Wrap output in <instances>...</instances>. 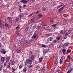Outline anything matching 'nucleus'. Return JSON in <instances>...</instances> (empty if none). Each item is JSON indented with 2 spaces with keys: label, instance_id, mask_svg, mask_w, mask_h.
<instances>
[{
  "label": "nucleus",
  "instance_id": "40",
  "mask_svg": "<svg viewBox=\"0 0 73 73\" xmlns=\"http://www.w3.org/2000/svg\"><path fill=\"white\" fill-rule=\"evenodd\" d=\"M16 21H19V18H17L16 19Z\"/></svg>",
  "mask_w": 73,
  "mask_h": 73
},
{
  "label": "nucleus",
  "instance_id": "58",
  "mask_svg": "<svg viewBox=\"0 0 73 73\" xmlns=\"http://www.w3.org/2000/svg\"><path fill=\"white\" fill-rule=\"evenodd\" d=\"M24 0H22L21 1V3H23H23H24Z\"/></svg>",
  "mask_w": 73,
  "mask_h": 73
},
{
  "label": "nucleus",
  "instance_id": "22",
  "mask_svg": "<svg viewBox=\"0 0 73 73\" xmlns=\"http://www.w3.org/2000/svg\"><path fill=\"white\" fill-rule=\"evenodd\" d=\"M62 6H63L64 7H65V5H62L61 6H58L57 7V8H60V7H62Z\"/></svg>",
  "mask_w": 73,
  "mask_h": 73
},
{
  "label": "nucleus",
  "instance_id": "62",
  "mask_svg": "<svg viewBox=\"0 0 73 73\" xmlns=\"http://www.w3.org/2000/svg\"><path fill=\"white\" fill-rule=\"evenodd\" d=\"M39 62H42V60H39Z\"/></svg>",
  "mask_w": 73,
  "mask_h": 73
},
{
  "label": "nucleus",
  "instance_id": "36",
  "mask_svg": "<svg viewBox=\"0 0 73 73\" xmlns=\"http://www.w3.org/2000/svg\"><path fill=\"white\" fill-rule=\"evenodd\" d=\"M7 20H8L9 21H10L11 20V17H8L7 18Z\"/></svg>",
  "mask_w": 73,
  "mask_h": 73
},
{
  "label": "nucleus",
  "instance_id": "23",
  "mask_svg": "<svg viewBox=\"0 0 73 73\" xmlns=\"http://www.w3.org/2000/svg\"><path fill=\"white\" fill-rule=\"evenodd\" d=\"M19 17H20V18H21V17H23V16H24V14H22L20 15H19Z\"/></svg>",
  "mask_w": 73,
  "mask_h": 73
},
{
  "label": "nucleus",
  "instance_id": "9",
  "mask_svg": "<svg viewBox=\"0 0 73 73\" xmlns=\"http://www.w3.org/2000/svg\"><path fill=\"white\" fill-rule=\"evenodd\" d=\"M30 58L31 60H33V61L35 60V58H34V56H31Z\"/></svg>",
  "mask_w": 73,
  "mask_h": 73
},
{
  "label": "nucleus",
  "instance_id": "8",
  "mask_svg": "<svg viewBox=\"0 0 73 73\" xmlns=\"http://www.w3.org/2000/svg\"><path fill=\"white\" fill-rule=\"evenodd\" d=\"M69 45V43H65L63 45V46H68Z\"/></svg>",
  "mask_w": 73,
  "mask_h": 73
},
{
  "label": "nucleus",
  "instance_id": "13",
  "mask_svg": "<svg viewBox=\"0 0 73 73\" xmlns=\"http://www.w3.org/2000/svg\"><path fill=\"white\" fill-rule=\"evenodd\" d=\"M12 72H13V73H15V71L16 70V69H15V68H14L13 67H12Z\"/></svg>",
  "mask_w": 73,
  "mask_h": 73
},
{
  "label": "nucleus",
  "instance_id": "43",
  "mask_svg": "<svg viewBox=\"0 0 73 73\" xmlns=\"http://www.w3.org/2000/svg\"><path fill=\"white\" fill-rule=\"evenodd\" d=\"M53 42L54 43H56L57 42V40H54L53 41Z\"/></svg>",
  "mask_w": 73,
  "mask_h": 73
},
{
  "label": "nucleus",
  "instance_id": "28",
  "mask_svg": "<svg viewBox=\"0 0 73 73\" xmlns=\"http://www.w3.org/2000/svg\"><path fill=\"white\" fill-rule=\"evenodd\" d=\"M14 21H9V23L10 24H13V23Z\"/></svg>",
  "mask_w": 73,
  "mask_h": 73
},
{
  "label": "nucleus",
  "instance_id": "37",
  "mask_svg": "<svg viewBox=\"0 0 73 73\" xmlns=\"http://www.w3.org/2000/svg\"><path fill=\"white\" fill-rule=\"evenodd\" d=\"M67 57L68 58H69V59H70L71 58V57H70V56L69 55H68L67 56Z\"/></svg>",
  "mask_w": 73,
  "mask_h": 73
},
{
  "label": "nucleus",
  "instance_id": "33",
  "mask_svg": "<svg viewBox=\"0 0 73 73\" xmlns=\"http://www.w3.org/2000/svg\"><path fill=\"white\" fill-rule=\"evenodd\" d=\"M27 3H28V2L27 1H26V0H24L23 1L24 4H27Z\"/></svg>",
  "mask_w": 73,
  "mask_h": 73
},
{
  "label": "nucleus",
  "instance_id": "52",
  "mask_svg": "<svg viewBox=\"0 0 73 73\" xmlns=\"http://www.w3.org/2000/svg\"><path fill=\"white\" fill-rule=\"evenodd\" d=\"M1 28H4V25H1Z\"/></svg>",
  "mask_w": 73,
  "mask_h": 73
},
{
  "label": "nucleus",
  "instance_id": "19",
  "mask_svg": "<svg viewBox=\"0 0 73 73\" xmlns=\"http://www.w3.org/2000/svg\"><path fill=\"white\" fill-rule=\"evenodd\" d=\"M25 44L26 45H27V46H28V45H29V43L28 42L27 40H26L25 41Z\"/></svg>",
  "mask_w": 73,
  "mask_h": 73
},
{
  "label": "nucleus",
  "instance_id": "57",
  "mask_svg": "<svg viewBox=\"0 0 73 73\" xmlns=\"http://www.w3.org/2000/svg\"><path fill=\"white\" fill-rule=\"evenodd\" d=\"M53 20H51L50 21V22L51 23H52L53 22Z\"/></svg>",
  "mask_w": 73,
  "mask_h": 73
},
{
  "label": "nucleus",
  "instance_id": "53",
  "mask_svg": "<svg viewBox=\"0 0 73 73\" xmlns=\"http://www.w3.org/2000/svg\"><path fill=\"white\" fill-rule=\"evenodd\" d=\"M26 15H28V12L26 11Z\"/></svg>",
  "mask_w": 73,
  "mask_h": 73
},
{
  "label": "nucleus",
  "instance_id": "55",
  "mask_svg": "<svg viewBox=\"0 0 73 73\" xmlns=\"http://www.w3.org/2000/svg\"><path fill=\"white\" fill-rule=\"evenodd\" d=\"M7 62H6L4 63V65L5 66H6V65H7Z\"/></svg>",
  "mask_w": 73,
  "mask_h": 73
},
{
  "label": "nucleus",
  "instance_id": "63",
  "mask_svg": "<svg viewBox=\"0 0 73 73\" xmlns=\"http://www.w3.org/2000/svg\"><path fill=\"white\" fill-rule=\"evenodd\" d=\"M19 32H20V31H17V33H19Z\"/></svg>",
  "mask_w": 73,
  "mask_h": 73
},
{
  "label": "nucleus",
  "instance_id": "6",
  "mask_svg": "<svg viewBox=\"0 0 73 73\" xmlns=\"http://www.w3.org/2000/svg\"><path fill=\"white\" fill-rule=\"evenodd\" d=\"M5 60V58L4 57H2L1 58V61L2 63L4 62Z\"/></svg>",
  "mask_w": 73,
  "mask_h": 73
},
{
  "label": "nucleus",
  "instance_id": "20",
  "mask_svg": "<svg viewBox=\"0 0 73 73\" xmlns=\"http://www.w3.org/2000/svg\"><path fill=\"white\" fill-rule=\"evenodd\" d=\"M15 61H12L11 62V65H14L15 64Z\"/></svg>",
  "mask_w": 73,
  "mask_h": 73
},
{
  "label": "nucleus",
  "instance_id": "29",
  "mask_svg": "<svg viewBox=\"0 0 73 73\" xmlns=\"http://www.w3.org/2000/svg\"><path fill=\"white\" fill-rule=\"evenodd\" d=\"M33 66L32 65H30L28 66L27 67L28 68H32V67Z\"/></svg>",
  "mask_w": 73,
  "mask_h": 73
},
{
  "label": "nucleus",
  "instance_id": "32",
  "mask_svg": "<svg viewBox=\"0 0 73 73\" xmlns=\"http://www.w3.org/2000/svg\"><path fill=\"white\" fill-rule=\"evenodd\" d=\"M1 52H2L3 54H5L6 53V51H5V50L1 51Z\"/></svg>",
  "mask_w": 73,
  "mask_h": 73
},
{
  "label": "nucleus",
  "instance_id": "48",
  "mask_svg": "<svg viewBox=\"0 0 73 73\" xmlns=\"http://www.w3.org/2000/svg\"><path fill=\"white\" fill-rule=\"evenodd\" d=\"M42 47H44V48H46V46H45V45H44V44L42 45Z\"/></svg>",
  "mask_w": 73,
  "mask_h": 73
},
{
  "label": "nucleus",
  "instance_id": "1",
  "mask_svg": "<svg viewBox=\"0 0 73 73\" xmlns=\"http://www.w3.org/2000/svg\"><path fill=\"white\" fill-rule=\"evenodd\" d=\"M71 30L69 31H68L69 33H67L65 31H60V33L63 35H65V36H68V34H70V33H71Z\"/></svg>",
  "mask_w": 73,
  "mask_h": 73
},
{
  "label": "nucleus",
  "instance_id": "39",
  "mask_svg": "<svg viewBox=\"0 0 73 73\" xmlns=\"http://www.w3.org/2000/svg\"><path fill=\"white\" fill-rule=\"evenodd\" d=\"M65 51H66V50L64 49H63L62 50V52H63V53H64L65 52Z\"/></svg>",
  "mask_w": 73,
  "mask_h": 73
},
{
  "label": "nucleus",
  "instance_id": "46",
  "mask_svg": "<svg viewBox=\"0 0 73 73\" xmlns=\"http://www.w3.org/2000/svg\"><path fill=\"white\" fill-rule=\"evenodd\" d=\"M62 60H61V59H60V62L61 64H62Z\"/></svg>",
  "mask_w": 73,
  "mask_h": 73
},
{
  "label": "nucleus",
  "instance_id": "25",
  "mask_svg": "<svg viewBox=\"0 0 73 73\" xmlns=\"http://www.w3.org/2000/svg\"><path fill=\"white\" fill-rule=\"evenodd\" d=\"M5 27H7V28H9V25L8 24H5Z\"/></svg>",
  "mask_w": 73,
  "mask_h": 73
},
{
  "label": "nucleus",
  "instance_id": "21",
  "mask_svg": "<svg viewBox=\"0 0 73 73\" xmlns=\"http://www.w3.org/2000/svg\"><path fill=\"white\" fill-rule=\"evenodd\" d=\"M15 29H17V30H19V29H20V25H18L15 28Z\"/></svg>",
  "mask_w": 73,
  "mask_h": 73
},
{
  "label": "nucleus",
  "instance_id": "56",
  "mask_svg": "<svg viewBox=\"0 0 73 73\" xmlns=\"http://www.w3.org/2000/svg\"><path fill=\"white\" fill-rule=\"evenodd\" d=\"M26 6H27V5H23V7H26Z\"/></svg>",
  "mask_w": 73,
  "mask_h": 73
},
{
  "label": "nucleus",
  "instance_id": "12",
  "mask_svg": "<svg viewBox=\"0 0 73 73\" xmlns=\"http://www.w3.org/2000/svg\"><path fill=\"white\" fill-rule=\"evenodd\" d=\"M28 60H27L26 62H25V65H27L29 64Z\"/></svg>",
  "mask_w": 73,
  "mask_h": 73
},
{
  "label": "nucleus",
  "instance_id": "3",
  "mask_svg": "<svg viewBox=\"0 0 73 73\" xmlns=\"http://www.w3.org/2000/svg\"><path fill=\"white\" fill-rule=\"evenodd\" d=\"M36 19V18L35 17H34V18L32 19L31 20H29V23H31L32 22H34L35 21Z\"/></svg>",
  "mask_w": 73,
  "mask_h": 73
},
{
  "label": "nucleus",
  "instance_id": "35",
  "mask_svg": "<svg viewBox=\"0 0 73 73\" xmlns=\"http://www.w3.org/2000/svg\"><path fill=\"white\" fill-rule=\"evenodd\" d=\"M67 52H68V53H70V52H71V50H67Z\"/></svg>",
  "mask_w": 73,
  "mask_h": 73
},
{
  "label": "nucleus",
  "instance_id": "49",
  "mask_svg": "<svg viewBox=\"0 0 73 73\" xmlns=\"http://www.w3.org/2000/svg\"><path fill=\"white\" fill-rule=\"evenodd\" d=\"M32 34H31V33H29V36H32Z\"/></svg>",
  "mask_w": 73,
  "mask_h": 73
},
{
  "label": "nucleus",
  "instance_id": "31",
  "mask_svg": "<svg viewBox=\"0 0 73 73\" xmlns=\"http://www.w3.org/2000/svg\"><path fill=\"white\" fill-rule=\"evenodd\" d=\"M38 17L39 18H41L42 17V15L41 14H39Z\"/></svg>",
  "mask_w": 73,
  "mask_h": 73
},
{
  "label": "nucleus",
  "instance_id": "24",
  "mask_svg": "<svg viewBox=\"0 0 73 73\" xmlns=\"http://www.w3.org/2000/svg\"><path fill=\"white\" fill-rule=\"evenodd\" d=\"M16 52H17V53H20V52H21V50H15Z\"/></svg>",
  "mask_w": 73,
  "mask_h": 73
},
{
  "label": "nucleus",
  "instance_id": "44",
  "mask_svg": "<svg viewBox=\"0 0 73 73\" xmlns=\"http://www.w3.org/2000/svg\"><path fill=\"white\" fill-rule=\"evenodd\" d=\"M56 39L58 40H59L60 39V38L59 37H56Z\"/></svg>",
  "mask_w": 73,
  "mask_h": 73
},
{
  "label": "nucleus",
  "instance_id": "41",
  "mask_svg": "<svg viewBox=\"0 0 73 73\" xmlns=\"http://www.w3.org/2000/svg\"><path fill=\"white\" fill-rule=\"evenodd\" d=\"M71 71H72V70H68L67 71V73H70V72H71Z\"/></svg>",
  "mask_w": 73,
  "mask_h": 73
},
{
  "label": "nucleus",
  "instance_id": "54",
  "mask_svg": "<svg viewBox=\"0 0 73 73\" xmlns=\"http://www.w3.org/2000/svg\"><path fill=\"white\" fill-rule=\"evenodd\" d=\"M21 68H22L21 65H20V66H19V68H20V69H21Z\"/></svg>",
  "mask_w": 73,
  "mask_h": 73
},
{
  "label": "nucleus",
  "instance_id": "17",
  "mask_svg": "<svg viewBox=\"0 0 73 73\" xmlns=\"http://www.w3.org/2000/svg\"><path fill=\"white\" fill-rule=\"evenodd\" d=\"M61 60H62L63 61H64L65 60V56H63L61 57Z\"/></svg>",
  "mask_w": 73,
  "mask_h": 73
},
{
  "label": "nucleus",
  "instance_id": "11",
  "mask_svg": "<svg viewBox=\"0 0 73 73\" xmlns=\"http://www.w3.org/2000/svg\"><path fill=\"white\" fill-rule=\"evenodd\" d=\"M43 52L44 54L46 53H47V52H48V49H45L43 50Z\"/></svg>",
  "mask_w": 73,
  "mask_h": 73
},
{
  "label": "nucleus",
  "instance_id": "10",
  "mask_svg": "<svg viewBox=\"0 0 73 73\" xmlns=\"http://www.w3.org/2000/svg\"><path fill=\"white\" fill-rule=\"evenodd\" d=\"M53 40L52 37H50L47 39V41H51Z\"/></svg>",
  "mask_w": 73,
  "mask_h": 73
},
{
  "label": "nucleus",
  "instance_id": "38",
  "mask_svg": "<svg viewBox=\"0 0 73 73\" xmlns=\"http://www.w3.org/2000/svg\"><path fill=\"white\" fill-rule=\"evenodd\" d=\"M10 66H11V63H9V65H7V68H10Z\"/></svg>",
  "mask_w": 73,
  "mask_h": 73
},
{
  "label": "nucleus",
  "instance_id": "59",
  "mask_svg": "<svg viewBox=\"0 0 73 73\" xmlns=\"http://www.w3.org/2000/svg\"><path fill=\"white\" fill-rule=\"evenodd\" d=\"M60 71V70H56V72H58Z\"/></svg>",
  "mask_w": 73,
  "mask_h": 73
},
{
  "label": "nucleus",
  "instance_id": "26",
  "mask_svg": "<svg viewBox=\"0 0 73 73\" xmlns=\"http://www.w3.org/2000/svg\"><path fill=\"white\" fill-rule=\"evenodd\" d=\"M43 69L44 70H47L48 69V67H44L43 68Z\"/></svg>",
  "mask_w": 73,
  "mask_h": 73
},
{
  "label": "nucleus",
  "instance_id": "15",
  "mask_svg": "<svg viewBox=\"0 0 73 73\" xmlns=\"http://www.w3.org/2000/svg\"><path fill=\"white\" fill-rule=\"evenodd\" d=\"M71 65L70 63H67L66 64V67L67 68H68V67H69Z\"/></svg>",
  "mask_w": 73,
  "mask_h": 73
},
{
  "label": "nucleus",
  "instance_id": "2",
  "mask_svg": "<svg viewBox=\"0 0 73 73\" xmlns=\"http://www.w3.org/2000/svg\"><path fill=\"white\" fill-rule=\"evenodd\" d=\"M11 57L10 56H8L6 58V61L7 63H8L9 62V60H10Z\"/></svg>",
  "mask_w": 73,
  "mask_h": 73
},
{
  "label": "nucleus",
  "instance_id": "42",
  "mask_svg": "<svg viewBox=\"0 0 73 73\" xmlns=\"http://www.w3.org/2000/svg\"><path fill=\"white\" fill-rule=\"evenodd\" d=\"M2 69H3V66H1L0 68V71H1V70H2Z\"/></svg>",
  "mask_w": 73,
  "mask_h": 73
},
{
  "label": "nucleus",
  "instance_id": "7",
  "mask_svg": "<svg viewBox=\"0 0 73 73\" xmlns=\"http://www.w3.org/2000/svg\"><path fill=\"white\" fill-rule=\"evenodd\" d=\"M29 29V27H27L25 29V32L26 33H28V29Z\"/></svg>",
  "mask_w": 73,
  "mask_h": 73
},
{
  "label": "nucleus",
  "instance_id": "51",
  "mask_svg": "<svg viewBox=\"0 0 73 73\" xmlns=\"http://www.w3.org/2000/svg\"><path fill=\"white\" fill-rule=\"evenodd\" d=\"M34 14H35V13H31V14L29 16H32L33 15H34Z\"/></svg>",
  "mask_w": 73,
  "mask_h": 73
},
{
  "label": "nucleus",
  "instance_id": "5",
  "mask_svg": "<svg viewBox=\"0 0 73 73\" xmlns=\"http://www.w3.org/2000/svg\"><path fill=\"white\" fill-rule=\"evenodd\" d=\"M37 37V35L36 34H34L33 35L32 37V38L33 39H35V38H36Z\"/></svg>",
  "mask_w": 73,
  "mask_h": 73
},
{
  "label": "nucleus",
  "instance_id": "34",
  "mask_svg": "<svg viewBox=\"0 0 73 73\" xmlns=\"http://www.w3.org/2000/svg\"><path fill=\"white\" fill-rule=\"evenodd\" d=\"M56 25L57 24H54L52 25V27H53L54 28H55L56 27Z\"/></svg>",
  "mask_w": 73,
  "mask_h": 73
},
{
  "label": "nucleus",
  "instance_id": "50",
  "mask_svg": "<svg viewBox=\"0 0 73 73\" xmlns=\"http://www.w3.org/2000/svg\"><path fill=\"white\" fill-rule=\"evenodd\" d=\"M29 53L30 54H32V52L31 51H29Z\"/></svg>",
  "mask_w": 73,
  "mask_h": 73
},
{
  "label": "nucleus",
  "instance_id": "27",
  "mask_svg": "<svg viewBox=\"0 0 73 73\" xmlns=\"http://www.w3.org/2000/svg\"><path fill=\"white\" fill-rule=\"evenodd\" d=\"M23 72H25L27 71V68H24L23 70Z\"/></svg>",
  "mask_w": 73,
  "mask_h": 73
},
{
  "label": "nucleus",
  "instance_id": "64",
  "mask_svg": "<svg viewBox=\"0 0 73 73\" xmlns=\"http://www.w3.org/2000/svg\"><path fill=\"white\" fill-rule=\"evenodd\" d=\"M4 51V48H3V49H2L1 51Z\"/></svg>",
  "mask_w": 73,
  "mask_h": 73
},
{
  "label": "nucleus",
  "instance_id": "16",
  "mask_svg": "<svg viewBox=\"0 0 73 73\" xmlns=\"http://www.w3.org/2000/svg\"><path fill=\"white\" fill-rule=\"evenodd\" d=\"M28 62H29V64L30 65L32 64V60H29V61H28Z\"/></svg>",
  "mask_w": 73,
  "mask_h": 73
},
{
  "label": "nucleus",
  "instance_id": "30",
  "mask_svg": "<svg viewBox=\"0 0 73 73\" xmlns=\"http://www.w3.org/2000/svg\"><path fill=\"white\" fill-rule=\"evenodd\" d=\"M63 23L65 24L66 23V19H64L63 21Z\"/></svg>",
  "mask_w": 73,
  "mask_h": 73
},
{
  "label": "nucleus",
  "instance_id": "18",
  "mask_svg": "<svg viewBox=\"0 0 73 73\" xmlns=\"http://www.w3.org/2000/svg\"><path fill=\"white\" fill-rule=\"evenodd\" d=\"M64 8H65V7H64L60 8L59 10V11L60 12V11H62L63 9H64Z\"/></svg>",
  "mask_w": 73,
  "mask_h": 73
},
{
  "label": "nucleus",
  "instance_id": "14",
  "mask_svg": "<svg viewBox=\"0 0 73 73\" xmlns=\"http://www.w3.org/2000/svg\"><path fill=\"white\" fill-rule=\"evenodd\" d=\"M22 42H22V41H21V40H19L18 44V46H20V45L22 44Z\"/></svg>",
  "mask_w": 73,
  "mask_h": 73
},
{
  "label": "nucleus",
  "instance_id": "47",
  "mask_svg": "<svg viewBox=\"0 0 73 73\" xmlns=\"http://www.w3.org/2000/svg\"><path fill=\"white\" fill-rule=\"evenodd\" d=\"M57 63H58V62H57V61H55V62H54L55 64H57Z\"/></svg>",
  "mask_w": 73,
  "mask_h": 73
},
{
  "label": "nucleus",
  "instance_id": "45",
  "mask_svg": "<svg viewBox=\"0 0 73 73\" xmlns=\"http://www.w3.org/2000/svg\"><path fill=\"white\" fill-rule=\"evenodd\" d=\"M44 59V58L42 57L39 58V60H43Z\"/></svg>",
  "mask_w": 73,
  "mask_h": 73
},
{
  "label": "nucleus",
  "instance_id": "60",
  "mask_svg": "<svg viewBox=\"0 0 73 73\" xmlns=\"http://www.w3.org/2000/svg\"><path fill=\"white\" fill-rule=\"evenodd\" d=\"M2 22H3V21H1V20L0 19V23H2Z\"/></svg>",
  "mask_w": 73,
  "mask_h": 73
},
{
  "label": "nucleus",
  "instance_id": "61",
  "mask_svg": "<svg viewBox=\"0 0 73 73\" xmlns=\"http://www.w3.org/2000/svg\"><path fill=\"white\" fill-rule=\"evenodd\" d=\"M17 35H20V34L19 33H17Z\"/></svg>",
  "mask_w": 73,
  "mask_h": 73
},
{
  "label": "nucleus",
  "instance_id": "4",
  "mask_svg": "<svg viewBox=\"0 0 73 73\" xmlns=\"http://www.w3.org/2000/svg\"><path fill=\"white\" fill-rule=\"evenodd\" d=\"M41 26H36V25H35L33 27V28L34 29H35V28H36V29H39L40 28Z\"/></svg>",
  "mask_w": 73,
  "mask_h": 73
}]
</instances>
